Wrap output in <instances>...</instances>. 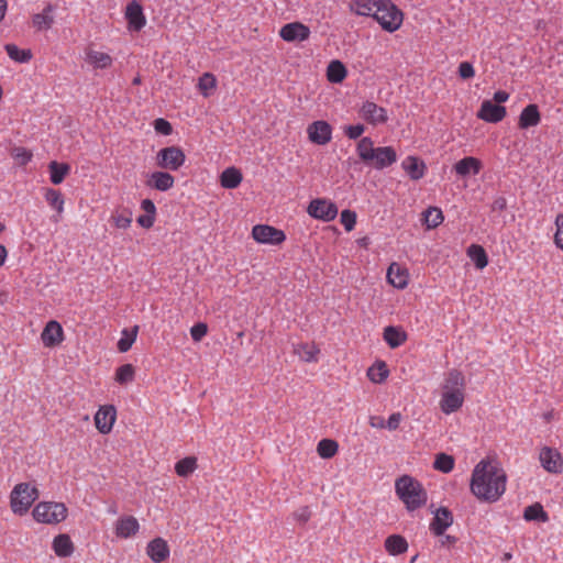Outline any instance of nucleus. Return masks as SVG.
<instances>
[{
    "instance_id": "obj_24",
    "label": "nucleus",
    "mask_w": 563,
    "mask_h": 563,
    "mask_svg": "<svg viewBox=\"0 0 563 563\" xmlns=\"http://www.w3.org/2000/svg\"><path fill=\"white\" fill-rule=\"evenodd\" d=\"M386 278L397 289H404L408 285V274L397 263H391L387 269Z\"/></svg>"
},
{
    "instance_id": "obj_17",
    "label": "nucleus",
    "mask_w": 563,
    "mask_h": 563,
    "mask_svg": "<svg viewBox=\"0 0 563 563\" xmlns=\"http://www.w3.org/2000/svg\"><path fill=\"white\" fill-rule=\"evenodd\" d=\"M464 391L442 390L440 408L443 413L451 415L457 411L464 404Z\"/></svg>"
},
{
    "instance_id": "obj_54",
    "label": "nucleus",
    "mask_w": 563,
    "mask_h": 563,
    "mask_svg": "<svg viewBox=\"0 0 563 563\" xmlns=\"http://www.w3.org/2000/svg\"><path fill=\"white\" fill-rule=\"evenodd\" d=\"M365 131V128L363 124H354V125H347L344 129L345 135L351 140L358 139Z\"/></svg>"
},
{
    "instance_id": "obj_46",
    "label": "nucleus",
    "mask_w": 563,
    "mask_h": 563,
    "mask_svg": "<svg viewBox=\"0 0 563 563\" xmlns=\"http://www.w3.org/2000/svg\"><path fill=\"white\" fill-rule=\"evenodd\" d=\"M45 199L47 203L54 208L58 213H62L64 210V198L62 194L53 188H48L45 191Z\"/></svg>"
},
{
    "instance_id": "obj_30",
    "label": "nucleus",
    "mask_w": 563,
    "mask_h": 563,
    "mask_svg": "<svg viewBox=\"0 0 563 563\" xmlns=\"http://www.w3.org/2000/svg\"><path fill=\"white\" fill-rule=\"evenodd\" d=\"M384 340L389 347L396 349L402 345L407 340V333L398 327L388 325L384 329Z\"/></svg>"
},
{
    "instance_id": "obj_25",
    "label": "nucleus",
    "mask_w": 563,
    "mask_h": 563,
    "mask_svg": "<svg viewBox=\"0 0 563 563\" xmlns=\"http://www.w3.org/2000/svg\"><path fill=\"white\" fill-rule=\"evenodd\" d=\"M482 168V163L479 159L467 156L460 159L454 165V170L459 176L466 177L470 175H477Z\"/></svg>"
},
{
    "instance_id": "obj_39",
    "label": "nucleus",
    "mask_w": 563,
    "mask_h": 563,
    "mask_svg": "<svg viewBox=\"0 0 563 563\" xmlns=\"http://www.w3.org/2000/svg\"><path fill=\"white\" fill-rule=\"evenodd\" d=\"M4 49L8 56L18 63H27L32 58V53L30 49H20L15 44H5Z\"/></svg>"
},
{
    "instance_id": "obj_53",
    "label": "nucleus",
    "mask_w": 563,
    "mask_h": 563,
    "mask_svg": "<svg viewBox=\"0 0 563 563\" xmlns=\"http://www.w3.org/2000/svg\"><path fill=\"white\" fill-rule=\"evenodd\" d=\"M154 129L157 133L163 135H169L173 132L172 124L163 118H158L154 121Z\"/></svg>"
},
{
    "instance_id": "obj_44",
    "label": "nucleus",
    "mask_w": 563,
    "mask_h": 563,
    "mask_svg": "<svg viewBox=\"0 0 563 563\" xmlns=\"http://www.w3.org/2000/svg\"><path fill=\"white\" fill-rule=\"evenodd\" d=\"M217 79L211 73H205L198 80V89L203 97H209L216 88Z\"/></svg>"
},
{
    "instance_id": "obj_26",
    "label": "nucleus",
    "mask_w": 563,
    "mask_h": 563,
    "mask_svg": "<svg viewBox=\"0 0 563 563\" xmlns=\"http://www.w3.org/2000/svg\"><path fill=\"white\" fill-rule=\"evenodd\" d=\"M55 7L48 3L41 13L32 18V24L37 31H46L54 24Z\"/></svg>"
},
{
    "instance_id": "obj_33",
    "label": "nucleus",
    "mask_w": 563,
    "mask_h": 563,
    "mask_svg": "<svg viewBox=\"0 0 563 563\" xmlns=\"http://www.w3.org/2000/svg\"><path fill=\"white\" fill-rule=\"evenodd\" d=\"M49 169V180L54 185H59L64 181L65 177L69 174L70 167L68 164L58 163L56 161H52L48 164Z\"/></svg>"
},
{
    "instance_id": "obj_62",
    "label": "nucleus",
    "mask_w": 563,
    "mask_h": 563,
    "mask_svg": "<svg viewBox=\"0 0 563 563\" xmlns=\"http://www.w3.org/2000/svg\"><path fill=\"white\" fill-rule=\"evenodd\" d=\"M509 99V93L504 90H498L494 93L493 100L496 104L506 102Z\"/></svg>"
},
{
    "instance_id": "obj_18",
    "label": "nucleus",
    "mask_w": 563,
    "mask_h": 563,
    "mask_svg": "<svg viewBox=\"0 0 563 563\" xmlns=\"http://www.w3.org/2000/svg\"><path fill=\"white\" fill-rule=\"evenodd\" d=\"M41 339L46 347L58 345L64 340V331L59 322L48 321L42 331Z\"/></svg>"
},
{
    "instance_id": "obj_27",
    "label": "nucleus",
    "mask_w": 563,
    "mask_h": 563,
    "mask_svg": "<svg viewBox=\"0 0 563 563\" xmlns=\"http://www.w3.org/2000/svg\"><path fill=\"white\" fill-rule=\"evenodd\" d=\"M541 120L539 108L537 104H528L519 115L518 125L520 129H529L539 124Z\"/></svg>"
},
{
    "instance_id": "obj_58",
    "label": "nucleus",
    "mask_w": 563,
    "mask_h": 563,
    "mask_svg": "<svg viewBox=\"0 0 563 563\" xmlns=\"http://www.w3.org/2000/svg\"><path fill=\"white\" fill-rule=\"evenodd\" d=\"M294 516L300 523H306L311 517V511L309 507H301L294 514Z\"/></svg>"
},
{
    "instance_id": "obj_11",
    "label": "nucleus",
    "mask_w": 563,
    "mask_h": 563,
    "mask_svg": "<svg viewBox=\"0 0 563 563\" xmlns=\"http://www.w3.org/2000/svg\"><path fill=\"white\" fill-rule=\"evenodd\" d=\"M541 466L549 473L559 474L563 470V457L561 453L552 448L544 446L539 454Z\"/></svg>"
},
{
    "instance_id": "obj_60",
    "label": "nucleus",
    "mask_w": 563,
    "mask_h": 563,
    "mask_svg": "<svg viewBox=\"0 0 563 563\" xmlns=\"http://www.w3.org/2000/svg\"><path fill=\"white\" fill-rule=\"evenodd\" d=\"M141 208L146 214L156 216V207L151 199H144L141 202Z\"/></svg>"
},
{
    "instance_id": "obj_20",
    "label": "nucleus",
    "mask_w": 563,
    "mask_h": 563,
    "mask_svg": "<svg viewBox=\"0 0 563 563\" xmlns=\"http://www.w3.org/2000/svg\"><path fill=\"white\" fill-rule=\"evenodd\" d=\"M146 553L153 562L162 563L169 558L170 551L164 539L155 538L148 542Z\"/></svg>"
},
{
    "instance_id": "obj_45",
    "label": "nucleus",
    "mask_w": 563,
    "mask_h": 563,
    "mask_svg": "<svg viewBox=\"0 0 563 563\" xmlns=\"http://www.w3.org/2000/svg\"><path fill=\"white\" fill-rule=\"evenodd\" d=\"M139 328L135 325L131 331L124 329L122 336L118 342V350L122 353L128 352L136 339Z\"/></svg>"
},
{
    "instance_id": "obj_16",
    "label": "nucleus",
    "mask_w": 563,
    "mask_h": 563,
    "mask_svg": "<svg viewBox=\"0 0 563 563\" xmlns=\"http://www.w3.org/2000/svg\"><path fill=\"white\" fill-rule=\"evenodd\" d=\"M433 514L434 518L430 523V530L437 537L443 536L445 530L453 523V515L446 507H440Z\"/></svg>"
},
{
    "instance_id": "obj_31",
    "label": "nucleus",
    "mask_w": 563,
    "mask_h": 563,
    "mask_svg": "<svg viewBox=\"0 0 563 563\" xmlns=\"http://www.w3.org/2000/svg\"><path fill=\"white\" fill-rule=\"evenodd\" d=\"M346 76L347 70L341 60L334 59L329 63L327 68V78L330 82L340 84Z\"/></svg>"
},
{
    "instance_id": "obj_4",
    "label": "nucleus",
    "mask_w": 563,
    "mask_h": 563,
    "mask_svg": "<svg viewBox=\"0 0 563 563\" xmlns=\"http://www.w3.org/2000/svg\"><path fill=\"white\" fill-rule=\"evenodd\" d=\"M402 12L390 1L379 0L375 9L374 20L379 23L383 30L393 33L397 31L402 23Z\"/></svg>"
},
{
    "instance_id": "obj_63",
    "label": "nucleus",
    "mask_w": 563,
    "mask_h": 563,
    "mask_svg": "<svg viewBox=\"0 0 563 563\" xmlns=\"http://www.w3.org/2000/svg\"><path fill=\"white\" fill-rule=\"evenodd\" d=\"M130 224H131V218H129V217L119 216L115 219V225L120 229H126L130 227Z\"/></svg>"
},
{
    "instance_id": "obj_64",
    "label": "nucleus",
    "mask_w": 563,
    "mask_h": 563,
    "mask_svg": "<svg viewBox=\"0 0 563 563\" xmlns=\"http://www.w3.org/2000/svg\"><path fill=\"white\" fill-rule=\"evenodd\" d=\"M506 208V199L503 197L497 198L493 203L494 210H504Z\"/></svg>"
},
{
    "instance_id": "obj_48",
    "label": "nucleus",
    "mask_w": 563,
    "mask_h": 563,
    "mask_svg": "<svg viewBox=\"0 0 563 563\" xmlns=\"http://www.w3.org/2000/svg\"><path fill=\"white\" fill-rule=\"evenodd\" d=\"M435 470L449 473L454 467V459L445 453H439L433 463Z\"/></svg>"
},
{
    "instance_id": "obj_23",
    "label": "nucleus",
    "mask_w": 563,
    "mask_h": 563,
    "mask_svg": "<svg viewBox=\"0 0 563 563\" xmlns=\"http://www.w3.org/2000/svg\"><path fill=\"white\" fill-rule=\"evenodd\" d=\"M139 529V521L132 516L122 517L115 523V534L123 539L134 536Z\"/></svg>"
},
{
    "instance_id": "obj_52",
    "label": "nucleus",
    "mask_w": 563,
    "mask_h": 563,
    "mask_svg": "<svg viewBox=\"0 0 563 563\" xmlns=\"http://www.w3.org/2000/svg\"><path fill=\"white\" fill-rule=\"evenodd\" d=\"M207 331H208L207 324L202 323V322H198L191 327L190 335L194 341L199 342L207 334Z\"/></svg>"
},
{
    "instance_id": "obj_6",
    "label": "nucleus",
    "mask_w": 563,
    "mask_h": 563,
    "mask_svg": "<svg viewBox=\"0 0 563 563\" xmlns=\"http://www.w3.org/2000/svg\"><path fill=\"white\" fill-rule=\"evenodd\" d=\"M67 516V508L62 503L44 501L40 503L33 509V517L36 521L43 523H58Z\"/></svg>"
},
{
    "instance_id": "obj_19",
    "label": "nucleus",
    "mask_w": 563,
    "mask_h": 563,
    "mask_svg": "<svg viewBox=\"0 0 563 563\" xmlns=\"http://www.w3.org/2000/svg\"><path fill=\"white\" fill-rule=\"evenodd\" d=\"M115 408L113 406H103L100 407L95 416V422L97 429L107 434L111 431L113 423L115 421Z\"/></svg>"
},
{
    "instance_id": "obj_13",
    "label": "nucleus",
    "mask_w": 563,
    "mask_h": 563,
    "mask_svg": "<svg viewBox=\"0 0 563 563\" xmlns=\"http://www.w3.org/2000/svg\"><path fill=\"white\" fill-rule=\"evenodd\" d=\"M128 29L131 32H140L146 24L143 8L136 0L131 1L125 9Z\"/></svg>"
},
{
    "instance_id": "obj_50",
    "label": "nucleus",
    "mask_w": 563,
    "mask_h": 563,
    "mask_svg": "<svg viewBox=\"0 0 563 563\" xmlns=\"http://www.w3.org/2000/svg\"><path fill=\"white\" fill-rule=\"evenodd\" d=\"M342 225L344 229L350 232L354 229L356 223V213L352 210L345 209L341 212V219H340Z\"/></svg>"
},
{
    "instance_id": "obj_49",
    "label": "nucleus",
    "mask_w": 563,
    "mask_h": 563,
    "mask_svg": "<svg viewBox=\"0 0 563 563\" xmlns=\"http://www.w3.org/2000/svg\"><path fill=\"white\" fill-rule=\"evenodd\" d=\"M134 378V367L131 364H124L118 367L115 380L119 384H128Z\"/></svg>"
},
{
    "instance_id": "obj_2",
    "label": "nucleus",
    "mask_w": 563,
    "mask_h": 563,
    "mask_svg": "<svg viewBox=\"0 0 563 563\" xmlns=\"http://www.w3.org/2000/svg\"><path fill=\"white\" fill-rule=\"evenodd\" d=\"M360 158L376 169H384L397 162V153L393 146L374 147L371 137L360 140L356 147Z\"/></svg>"
},
{
    "instance_id": "obj_1",
    "label": "nucleus",
    "mask_w": 563,
    "mask_h": 563,
    "mask_svg": "<svg viewBox=\"0 0 563 563\" xmlns=\"http://www.w3.org/2000/svg\"><path fill=\"white\" fill-rule=\"evenodd\" d=\"M507 476L496 464L482 460L473 470L471 492L479 500L497 501L506 490Z\"/></svg>"
},
{
    "instance_id": "obj_28",
    "label": "nucleus",
    "mask_w": 563,
    "mask_h": 563,
    "mask_svg": "<svg viewBox=\"0 0 563 563\" xmlns=\"http://www.w3.org/2000/svg\"><path fill=\"white\" fill-rule=\"evenodd\" d=\"M401 166L412 180H419L424 176L426 164L415 156L406 157Z\"/></svg>"
},
{
    "instance_id": "obj_57",
    "label": "nucleus",
    "mask_w": 563,
    "mask_h": 563,
    "mask_svg": "<svg viewBox=\"0 0 563 563\" xmlns=\"http://www.w3.org/2000/svg\"><path fill=\"white\" fill-rule=\"evenodd\" d=\"M402 419V416L400 412H394L389 416L388 420L385 421L386 423V429L390 430V431H394L396 429H398L399 424H400V421Z\"/></svg>"
},
{
    "instance_id": "obj_35",
    "label": "nucleus",
    "mask_w": 563,
    "mask_h": 563,
    "mask_svg": "<svg viewBox=\"0 0 563 563\" xmlns=\"http://www.w3.org/2000/svg\"><path fill=\"white\" fill-rule=\"evenodd\" d=\"M467 255L477 269H483L488 265V256L483 246L472 244L467 249Z\"/></svg>"
},
{
    "instance_id": "obj_15",
    "label": "nucleus",
    "mask_w": 563,
    "mask_h": 563,
    "mask_svg": "<svg viewBox=\"0 0 563 563\" xmlns=\"http://www.w3.org/2000/svg\"><path fill=\"white\" fill-rule=\"evenodd\" d=\"M279 35L286 42H302L309 38L310 29L300 22H291L280 29Z\"/></svg>"
},
{
    "instance_id": "obj_7",
    "label": "nucleus",
    "mask_w": 563,
    "mask_h": 563,
    "mask_svg": "<svg viewBox=\"0 0 563 563\" xmlns=\"http://www.w3.org/2000/svg\"><path fill=\"white\" fill-rule=\"evenodd\" d=\"M186 161L184 151L178 146H167L157 152L156 164L166 170H178Z\"/></svg>"
},
{
    "instance_id": "obj_36",
    "label": "nucleus",
    "mask_w": 563,
    "mask_h": 563,
    "mask_svg": "<svg viewBox=\"0 0 563 563\" xmlns=\"http://www.w3.org/2000/svg\"><path fill=\"white\" fill-rule=\"evenodd\" d=\"M220 181L223 188L234 189L241 184L242 174L235 167H229L222 172Z\"/></svg>"
},
{
    "instance_id": "obj_37",
    "label": "nucleus",
    "mask_w": 563,
    "mask_h": 563,
    "mask_svg": "<svg viewBox=\"0 0 563 563\" xmlns=\"http://www.w3.org/2000/svg\"><path fill=\"white\" fill-rule=\"evenodd\" d=\"M87 62L95 68L106 69L112 65V57L103 52L90 49L87 52Z\"/></svg>"
},
{
    "instance_id": "obj_42",
    "label": "nucleus",
    "mask_w": 563,
    "mask_h": 563,
    "mask_svg": "<svg viewBox=\"0 0 563 563\" xmlns=\"http://www.w3.org/2000/svg\"><path fill=\"white\" fill-rule=\"evenodd\" d=\"M339 445L332 439H322L317 446V452L322 459H331L338 452Z\"/></svg>"
},
{
    "instance_id": "obj_14",
    "label": "nucleus",
    "mask_w": 563,
    "mask_h": 563,
    "mask_svg": "<svg viewBox=\"0 0 563 563\" xmlns=\"http://www.w3.org/2000/svg\"><path fill=\"white\" fill-rule=\"evenodd\" d=\"M506 108L494 103L492 100H484L477 112V118L489 123H498L506 117Z\"/></svg>"
},
{
    "instance_id": "obj_41",
    "label": "nucleus",
    "mask_w": 563,
    "mask_h": 563,
    "mask_svg": "<svg viewBox=\"0 0 563 563\" xmlns=\"http://www.w3.org/2000/svg\"><path fill=\"white\" fill-rule=\"evenodd\" d=\"M523 518L527 521L545 522L549 520L548 514L540 504H533L525 509Z\"/></svg>"
},
{
    "instance_id": "obj_38",
    "label": "nucleus",
    "mask_w": 563,
    "mask_h": 563,
    "mask_svg": "<svg viewBox=\"0 0 563 563\" xmlns=\"http://www.w3.org/2000/svg\"><path fill=\"white\" fill-rule=\"evenodd\" d=\"M386 551L391 555H398L407 551L408 543L406 539L399 534H391L385 541Z\"/></svg>"
},
{
    "instance_id": "obj_29",
    "label": "nucleus",
    "mask_w": 563,
    "mask_h": 563,
    "mask_svg": "<svg viewBox=\"0 0 563 563\" xmlns=\"http://www.w3.org/2000/svg\"><path fill=\"white\" fill-rule=\"evenodd\" d=\"M379 0H351L349 9L361 16H372L374 19L375 9L378 7Z\"/></svg>"
},
{
    "instance_id": "obj_59",
    "label": "nucleus",
    "mask_w": 563,
    "mask_h": 563,
    "mask_svg": "<svg viewBox=\"0 0 563 563\" xmlns=\"http://www.w3.org/2000/svg\"><path fill=\"white\" fill-rule=\"evenodd\" d=\"M155 221V216L153 214H141L137 217L136 222L144 229H150L153 227Z\"/></svg>"
},
{
    "instance_id": "obj_32",
    "label": "nucleus",
    "mask_w": 563,
    "mask_h": 563,
    "mask_svg": "<svg viewBox=\"0 0 563 563\" xmlns=\"http://www.w3.org/2000/svg\"><path fill=\"white\" fill-rule=\"evenodd\" d=\"M53 549L57 556L67 558L74 552V544L67 534H58L54 538Z\"/></svg>"
},
{
    "instance_id": "obj_56",
    "label": "nucleus",
    "mask_w": 563,
    "mask_h": 563,
    "mask_svg": "<svg viewBox=\"0 0 563 563\" xmlns=\"http://www.w3.org/2000/svg\"><path fill=\"white\" fill-rule=\"evenodd\" d=\"M556 232L554 235L555 245L563 250V214L559 216L555 221Z\"/></svg>"
},
{
    "instance_id": "obj_22",
    "label": "nucleus",
    "mask_w": 563,
    "mask_h": 563,
    "mask_svg": "<svg viewBox=\"0 0 563 563\" xmlns=\"http://www.w3.org/2000/svg\"><path fill=\"white\" fill-rule=\"evenodd\" d=\"M465 377L463 373L456 368L450 369L444 377L442 390L464 391Z\"/></svg>"
},
{
    "instance_id": "obj_34",
    "label": "nucleus",
    "mask_w": 563,
    "mask_h": 563,
    "mask_svg": "<svg viewBox=\"0 0 563 563\" xmlns=\"http://www.w3.org/2000/svg\"><path fill=\"white\" fill-rule=\"evenodd\" d=\"M298 357L307 363L317 362L320 350L313 343H301L295 347Z\"/></svg>"
},
{
    "instance_id": "obj_51",
    "label": "nucleus",
    "mask_w": 563,
    "mask_h": 563,
    "mask_svg": "<svg viewBox=\"0 0 563 563\" xmlns=\"http://www.w3.org/2000/svg\"><path fill=\"white\" fill-rule=\"evenodd\" d=\"M12 155L20 165H26L32 159V153L24 147H15Z\"/></svg>"
},
{
    "instance_id": "obj_43",
    "label": "nucleus",
    "mask_w": 563,
    "mask_h": 563,
    "mask_svg": "<svg viewBox=\"0 0 563 563\" xmlns=\"http://www.w3.org/2000/svg\"><path fill=\"white\" fill-rule=\"evenodd\" d=\"M197 468V460L194 456H187L178 461L175 465L177 475L187 477Z\"/></svg>"
},
{
    "instance_id": "obj_9",
    "label": "nucleus",
    "mask_w": 563,
    "mask_h": 563,
    "mask_svg": "<svg viewBox=\"0 0 563 563\" xmlns=\"http://www.w3.org/2000/svg\"><path fill=\"white\" fill-rule=\"evenodd\" d=\"M310 217L325 222L332 221L338 216V207L335 203L325 199H313L307 209Z\"/></svg>"
},
{
    "instance_id": "obj_55",
    "label": "nucleus",
    "mask_w": 563,
    "mask_h": 563,
    "mask_svg": "<svg viewBox=\"0 0 563 563\" xmlns=\"http://www.w3.org/2000/svg\"><path fill=\"white\" fill-rule=\"evenodd\" d=\"M475 75V70L473 65L470 62H462L459 65V76L462 79H470L473 78Z\"/></svg>"
},
{
    "instance_id": "obj_12",
    "label": "nucleus",
    "mask_w": 563,
    "mask_h": 563,
    "mask_svg": "<svg viewBox=\"0 0 563 563\" xmlns=\"http://www.w3.org/2000/svg\"><path fill=\"white\" fill-rule=\"evenodd\" d=\"M309 140L318 145H325L331 141L332 128L327 121H314L307 128Z\"/></svg>"
},
{
    "instance_id": "obj_21",
    "label": "nucleus",
    "mask_w": 563,
    "mask_h": 563,
    "mask_svg": "<svg viewBox=\"0 0 563 563\" xmlns=\"http://www.w3.org/2000/svg\"><path fill=\"white\" fill-rule=\"evenodd\" d=\"M175 178L167 172L157 170L150 175L147 186L159 191H167L173 188Z\"/></svg>"
},
{
    "instance_id": "obj_3",
    "label": "nucleus",
    "mask_w": 563,
    "mask_h": 563,
    "mask_svg": "<svg viewBox=\"0 0 563 563\" xmlns=\"http://www.w3.org/2000/svg\"><path fill=\"white\" fill-rule=\"evenodd\" d=\"M395 490L409 511H415L426 505L428 495L421 483L409 475L396 479Z\"/></svg>"
},
{
    "instance_id": "obj_40",
    "label": "nucleus",
    "mask_w": 563,
    "mask_h": 563,
    "mask_svg": "<svg viewBox=\"0 0 563 563\" xmlns=\"http://www.w3.org/2000/svg\"><path fill=\"white\" fill-rule=\"evenodd\" d=\"M423 217L424 224L428 229H434L439 227L444 220L441 209L437 207H429L423 212Z\"/></svg>"
},
{
    "instance_id": "obj_5",
    "label": "nucleus",
    "mask_w": 563,
    "mask_h": 563,
    "mask_svg": "<svg viewBox=\"0 0 563 563\" xmlns=\"http://www.w3.org/2000/svg\"><path fill=\"white\" fill-rule=\"evenodd\" d=\"M37 498V489L27 483L18 484L11 493V509L16 515H24Z\"/></svg>"
},
{
    "instance_id": "obj_61",
    "label": "nucleus",
    "mask_w": 563,
    "mask_h": 563,
    "mask_svg": "<svg viewBox=\"0 0 563 563\" xmlns=\"http://www.w3.org/2000/svg\"><path fill=\"white\" fill-rule=\"evenodd\" d=\"M369 426L375 429H384L386 428L385 419L380 416H372L369 417Z\"/></svg>"
},
{
    "instance_id": "obj_10",
    "label": "nucleus",
    "mask_w": 563,
    "mask_h": 563,
    "mask_svg": "<svg viewBox=\"0 0 563 563\" xmlns=\"http://www.w3.org/2000/svg\"><path fill=\"white\" fill-rule=\"evenodd\" d=\"M358 113L362 119L373 125L384 124L388 120L387 110L373 101L363 102Z\"/></svg>"
},
{
    "instance_id": "obj_47",
    "label": "nucleus",
    "mask_w": 563,
    "mask_h": 563,
    "mask_svg": "<svg viewBox=\"0 0 563 563\" xmlns=\"http://www.w3.org/2000/svg\"><path fill=\"white\" fill-rule=\"evenodd\" d=\"M367 376L373 383H382L388 376V369L384 362H380L377 366H372L367 371Z\"/></svg>"
},
{
    "instance_id": "obj_8",
    "label": "nucleus",
    "mask_w": 563,
    "mask_h": 563,
    "mask_svg": "<svg viewBox=\"0 0 563 563\" xmlns=\"http://www.w3.org/2000/svg\"><path fill=\"white\" fill-rule=\"evenodd\" d=\"M252 236L258 243L271 245H279L286 240L284 231L267 224L254 225Z\"/></svg>"
}]
</instances>
